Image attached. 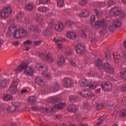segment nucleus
Segmentation results:
<instances>
[{
    "label": "nucleus",
    "instance_id": "nucleus-43",
    "mask_svg": "<svg viewBox=\"0 0 126 126\" xmlns=\"http://www.w3.org/2000/svg\"><path fill=\"white\" fill-rule=\"evenodd\" d=\"M80 33L81 34V36L82 37V38H83L84 39L86 38V34H85V32L84 30H80Z\"/></svg>",
    "mask_w": 126,
    "mask_h": 126
},
{
    "label": "nucleus",
    "instance_id": "nucleus-58",
    "mask_svg": "<svg viewBox=\"0 0 126 126\" xmlns=\"http://www.w3.org/2000/svg\"><path fill=\"white\" fill-rule=\"evenodd\" d=\"M121 76L123 79H126V71L122 73Z\"/></svg>",
    "mask_w": 126,
    "mask_h": 126
},
{
    "label": "nucleus",
    "instance_id": "nucleus-33",
    "mask_svg": "<svg viewBox=\"0 0 126 126\" xmlns=\"http://www.w3.org/2000/svg\"><path fill=\"white\" fill-rule=\"evenodd\" d=\"M29 101L32 104H33L36 101V97L35 96H31L29 97Z\"/></svg>",
    "mask_w": 126,
    "mask_h": 126
},
{
    "label": "nucleus",
    "instance_id": "nucleus-8",
    "mask_svg": "<svg viewBox=\"0 0 126 126\" xmlns=\"http://www.w3.org/2000/svg\"><path fill=\"white\" fill-rule=\"evenodd\" d=\"M104 68L106 71L109 72L111 74H115V71L114 68L111 66V64L109 63H105L104 64Z\"/></svg>",
    "mask_w": 126,
    "mask_h": 126
},
{
    "label": "nucleus",
    "instance_id": "nucleus-4",
    "mask_svg": "<svg viewBox=\"0 0 126 126\" xmlns=\"http://www.w3.org/2000/svg\"><path fill=\"white\" fill-rule=\"evenodd\" d=\"M12 10H11V7L10 6H7L3 8L0 11L1 17L3 18H6L8 17L11 14Z\"/></svg>",
    "mask_w": 126,
    "mask_h": 126
},
{
    "label": "nucleus",
    "instance_id": "nucleus-38",
    "mask_svg": "<svg viewBox=\"0 0 126 126\" xmlns=\"http://www.w3.org/2000/svg\"><path fill=\"white\" fill-rule=\"evenodd\" d=\"M59 7H63V0H57Z\"/></svg>",
    "mask_w": 126,
    "mask_h": 126
},
{
    "label": "nucleus",
    "instance_id": "nucleus-63",
    "mask_svg": "<svg viewBox=\"0 0 126 126\" xmlns=\"http://www.w3.org/2000/svg\"><path fill=\"white\" fill-rule=\"evenodd\" d=\"M47 22H48L49 25H53V23H54V22L53 21V20H52V19L48 20Z\"/></svg>",
    "mask_w": 126,
    "mask_h": 126
},
{
    "label": "nucleus",
    "instance_id": "nucleus-16",
    "mask_svg": "<svg viewBox=\"0 0 126 126\" xmlns=\"http://www.w3.org/2000/svg\"><path fill=\"white\" fill-rule=\"evenodd\" d=\"M98 85V83L97 82H93L91 81V80H90V82L89 83V85L88 86H89V88L90 89H96L97 88V87Z\"/></svg>",
    "mask_w": 126,
    "mask_h": 126
},
{
    "label": "nucleus",
    "instance_id": "nucleus-35",
    "mask_svg": "<svg viewBox=\"0 0 126 126\" xmlns=\"http://www.w3.org/2000/svg\"><path fill=\"white\" fill-rule=\"evenodd\" d=\"M23 17V14L20 13L17 14L16 16V19L17 20V21H20V20Z\"/></svg>",
    "mask_w": 126,
    "mask_h": 126
},
{
    "label": "nucleus",
    "instance_id": "nucleus-1",
    "mask_svg": "<svg viewBox=\"0 0 126 126\" xmlns=\"http://www.w3.org/2000/svg\"><path fill=\"white\" fill-rule=\"evenodd\" d=\"M27 34V32L23 29L16 30L15 27H10L8 30V36L11 37L13 35L14 38L15 39H19L25 37Z\"/></svg>",
    "mask_w": 126,
    "mask_h": 126
},
{
    "label": "nucleus",
    "instance_id": "nucleus-15",
    "mask_svg": "<svg viewBox=\"0 0 126 126\" xmlns=\"http://www.w3.org/2000/svg\"><path fill=\"white\" fill-rule=\"evenodd\" d=\"M89 11L86 9L82 10V12L78 14L80 17H88L90 14Z\"/></svg>",
    "mask_w": 126,
    "mask_h": 126
},
{
    "label": "nucleus",
    "instance_id": "nucleus-14",
    "mask_svg": "<svg viewBox=\"0 0 126 126\" xmlns=\"http://www.w3.org/2000/svg\"><path fill=\"white\" fill-rule=\"evenodd\" d=\"M90 80H88L86 79H83L79 81V84L82 87H87L89 85Z\"/></svg>",
    "mask_w": 126,
    "mask_h": 126
},
{
    "label": "nucleus",
    "instance_id": "nucleus-21",
    "mask_svg": "<svg viewBox=\"0 0 126 126\" xmlns=\"http://www.w3.org/2000/svg\"><path fill=\"white\" fill-rule=\"evenodd\" d=\"M113 25L119 28L122 26V22H121L118 19H116L113 21Z\"/></svg>",
    "mask_w": 126,
    "mask_h": 126
},
{
    "label": "nucleus",
    "instance_id": "nucleus-48",
    "mask_svg": "<svg viewBox=\"0 0 126 126\" xmlns=\"http://www.w3.org/2000/svg\"><path fill=\"white\" fill-rule=\"evenodd\" d=\"M109 31L110 32H114L115 30H116V28L115 27V26L113 25H110L109 27Z\"/></svg>",
    "mask_w": 126,
    "mask_h": 126
},
{
    "label": "nucleus",
    "instance_id": "nucleus-39",
    "mask_svg": "<svg viewBox=\"0 0 126 126\" xmlns=\"http://www.w3.org/2000/svg\"><path fill=\"white\" fill-rule=\"evenodd\" d=\"M109 109H110L111 110H114V113H113V116H115V115L117 114V111H118V108H117V107H115V106L112 105L109 106Z\"/></svg>",
    "mask_w": 126,
    "mask_h": 126
},
{
    "label": "nucleus",
    "instance_id": "nucleus-9",
    "mask_svg": "<svg viewBox=\"0 0 126 126\" xmlns=\"http://www.w3.org/2000/svg\"><path fill=\"white\" fill-rule=\"evenodd\" d=\"M102 86V89L104 90V91H110V90H112L113 88L112 84L109 82H105L104 84H103Z\"/></svg>",
    "mask_w": 126,
    "mask_h": 126
},
{
    "label": "nucleus",
    "instance_id": "nucleus-50",
    "mask_svg": "<svg viewBox=\"0 0 126 126\" xmlns=\"http://www.w3.org/2000/svg\"><path fill=\"white\" fill-rule=\"evenodd\" d=\"M120 90L122 91V92H125L126 91V85H123L120 88Z\"/></svg>",
    "mask_w": 126,
    "mask_h": 126
},
{
    "label": "nucleus",
    "instance_id": "nucleus-5",
    "mask_svg": "<svg viewBox=\"0 0 126 126\" xmlns=\"http://www.w3.org/2000/svg\"><path fill=\"white\" fill-rule=\"evenodd\" d=\"M100 27H101L103 30H106V28H107V23L104 19L96 21L94 24L95 29H99Z\"/></svg>",
    "mask_w": 126,
    "mask_h": 126
},
{
    "label": "nucleus",
    "instance_id": "nucleus-53",
    "mask_svg": "<svg viewBox=\"0 0 126 126\" xmlns=\"http://www.w3.org/2000/svg\"><path fill=\"white\" fill-rule=\"evenodd\" d=\"M106 57L107 60H111V52H106Z\"/></svg>",
    "mask_w": 126,
    "mask_h": 126
},
{
    "label": "nucleus",
    "instance_id": "nucleus-30",
    "mask_svg": "<svg viewBox=\"0 0 126 126\" xmlns=\"http://www.w3.org/2000/svg\"><path fill=\"white\" fill-rule=\"evenodd\" d=\"M25 8L27 10H32V9L34 8V5L31 3H30L28 5H26Z\"/></svg>",
    "mask_w": 126,
    "mask_h": 126
},
{
    "label": "nucleus",
    "instance_id": "nucleus-42",
    "mask_svg": "<svg viewBox=\"0 0 126 126\" xmlns=\"http://www.w3.org/2000/svg\"><path fill=\"white\" fill-rule=\"evenodd\" d=\"M96 108L97 110H101L103 107H104V105L102 103H96Z\"/></svg>",
    "mask_w": 126,
    "mask_h": 126
},
{
    "label": "nucleus",
    "instance_id": "nucleus-6",
    "mask_svg": "<svg viewBox=\"0 0 126 126\" xmlns=\"http://www.w3.org/2000/svg\"><path fill=\"white\" fill-rule=\"evenodd\" d=\"M18 85V82L17 81L14 80L12 82L10 86L9 91L11 94H16L17 92V86Z\"/></svg>",
    "mask_w": 126,
    "mask_h": 126
},
{
    "label": "nucleus",
    "instance_id": "nucleus-46",
    "mask_svg": "<svg viewBox=\"0 0 126 126\" xmlns=\"http://www.w3.org/2000/svg\"><path fill=\"white\" fill-rule=\"evenodd\" d=\"M46 59L49 63H53V62H54L53 58L51 57L49 55H46Z\"/></svg>",
    "mask_w": 126,
    "mask_h": 126
},
{
    "label": "nucleus",
    "instance_id": "nucleus-20",
    "mask_svg": "<svg viewBox=\"0 0 126 126\" xmlns=\"http://www.w3.org/2000/svg\"><path fill=\"white\" fill-rule=\"evenodd\" d=\"M67 110L70 112H75L77 110V106L71 104L68 107Z\"/></svg>",
    "mask_w": 126,
    "mask_h": 126
},
{
    "label": "nucleus",
    "instance_id": "nucleus-3",
    "mask_svg": "<svg viewBox=\"0 0 126 126\" xmlns=\"http://www.w3.org/2000/svg\"><path fill=\"white\" fill-rule=\"evenodd\" d=\"M110 13L113 16L121 15L122 18H124L126 16V14H125L124 11H122V8L120 7H115L114 8H112L110 10Z\"/></svg>",
    "mask_w": 126,
    "mask_h": 126
},
{
    "label": "nucleus",
    "instance_id": "nucleus-13",
    "mask_svg": "<svg viewBox=\"0 0 126 126\" xmlns=\"http://www.w3.org/2000/svg\"><path fill=\"white\" fill-rule=\"evenodd\" d=\"M67 38L70 39L71 40H74L76 38V33L73 32H68L66 34Z\"/></svg>",
    "mask_w": 126,
    "mask_h": 126
},
{
    "label": "nucleus",
    "instance_id": "nucleus-57",
    "mask_svg": "<svg viewBox=\"0 0 126 126\" xmlns=\"http://www.w3.org/2000/svg\"><path fill=\"white\" fill-rule=\"evenodd\" d=\"M23 44L25 46H26L27 45H30L31 44H32V42L31 40H27L25 41Z\"/></svg>",
    "mask_w": 126,
    "mask_h": 126
},
{
    "label": "nucleus",
    "instance_id": "nucleus-29",
    "mask_svg": "<svg viewBox=\"0 0 126 126\" xmlns=\"http://www.w3.org/2000/svg\"><path fill=\"white\" fill-rule=\"evenodd\" d=\"M88 97H89L90 98H91V99H92L93 100H94V99H96V94H95V93L91 92L90 91L89 93V96Z\"/></svg>",
    "mask_w": 126,
    "mask_h": 126
},
{
    "label": "nucleus",
    "instance_id": "nucleus-44",
    "mask_svg": "<svg viewBox=\"0 0 126 126\" xmlns=\"http://www.w3.org/2000/svg\"><path fill=\"white\" fill-rule=\"evenodd\" d=\"M90 20L92 24H93V23H94L96 21V16H95V15H92Z\"/></svg>",
    "mask_w": 126,
    "mask_h": 126
},
{
    "label": "nucleus",
    "instance_id": "nucleus-25",
    "mask_svg": "<svg viewBox=\"0 0 126 126\" xmlns=\"http://www.w3.org/2000/svg\"><path fill=\"white\" fill-rule=\"evenodd\" d=\"M29 29L30 30V31H32L33 32H38V28L35 26H30L29 27Z\"/></svg>",
    "mask_w": 126,
    "mask_h": 126
},
{
    "label": "nucleus",
    "instance_id": "nucleus-55",
    "mask_svg": "<svg viewBox=\"0 0 126 126\" xmlns=\"http://www.w3.org/2000/svg\"><path fill=\"white\" fill-rule=\"evenodd\" d=\"M69 99L71 102H73L74 101H75V100H76V97H74V96L71 95L69 96Z\"/></svg>",
    "mask_w": 126,
    "mask_h": 126
},
{
    "label": "nucleus",
    "instance_id": "nucleus-54",
    "mask_svg": "<svg viewBox=\"0 0 126 126\" xmlns=\"http://www.w3.org/2000/svg\"><path fill=\"white\" fill-rule=\"evenodd\" d=\"M13 106H14V107H15V108H16V107H19V106H20V102L17 101L16 102H13Z\"/></svg>",
    "mask_w": 126,
    "mask_h": 126
},
{
    "label": "nucleus",
    "instance_id": "nucleus-45",
    "mask_svg": "<svg viewBox=\"0 0 126 126\" xmlns=\"http://www.w3.org/2000/svg\"><path fill=\"white\" fill-rule=\"evenodd\" d=\"M108 3L109 6H112V5H114L116 3V0H109Z\"/></svg>",
    "mask_w": 126,
    "mask_h": 126
},
{
    "label": "nucleus",
    "instance_id": "nucleus-10",
    "mask_svg": "<svg viewBox=\"0 0 126 126\" xmlns=\"http://www.w3.org/2000/svg\"><path fill=\"white\" fill-rule=\"evenodd\" d=\"M75 49L77 54H80V55H81V54H83L84 53V46H82L81 44H79L76 45Z\"/></svg>",
    "mask_w": 126,
    "mask_h": 126
},
{
    "label": "nucleus",
    "instance_id": "nucleus-36",
    "mask_svg": "<svg viewBox=\"0 0 126 126\" xmlns=\"http://www.w3.org/2000/svg\"><path fill=\"white\" fill-rule=\"evenodd\" d=\"M88 74H89V76H98V73H96L95 71H90L88 72Z\"/></svg>",
    "mask_w": 126,
    "mask_h": 126
},
{
    "label": "nucleus",
    "instance_id": "nucleus-22",
    "mask_svg": "<svg viewBox=\"0 0 126 126\" xmlns=\"http://www.w3.org/2000/svg\"><path fill=\"white\" fill-rule=\"evenodd\" d=\"M38 11H41V12H47V11H49L50 9L49 8L44 7V6H40L38 8Z\"/></svg>",
    "mask_w": 126,
    "mask_h": 126
},
{
    "label": "nucleus",
    "instance_id": "nucleus-49",
    "mask_svg": "<svg viewBox=\"0 0 126 126\" xmlns=\"http://www.w3.org/2000/svg\"><path fill=\"white\" fill-rule=\"evenodd\" d=\"M56 101H58V100H57L55 97H51L49 98V102L51 103H54V102H56Z\"/></svg>",
    "mask_w": 126,
    "mask_h": 126
},
{
    "label": "nucleus",
    "instance_id": "nucleus-59",
    "mask_svg": "<svg viewBox=\"0 0 126 126\" xmlns=\"http://www.w3.org/2000/svg\"><path fill=\"white\" fill-rule=\"evenodd\" d=\"M50 0H39V3H48Z\"/></svg>",
    "mask_w": 126,
    "mask_h": 126
},
{
    "label": "nucleus",
    "instance_id": "nucleus-62",
    "mask_svg": "<svg viewBox=\"0 0 126 126\" xmlns=\"http://www.w3.org/2000/svg\"><path fill=\"white\" fill-rule=\"evenodd\" d=\"M126 97H124L122 98V104L123 105H126Z\"/></svg>",
    "mask_w": 126,
    "mask_h": 126
},
{
    "label": "nucleus",
    "instance_id": "nucleus-56",
    "mask_svg": "<svg viewBox=\"0 0 126 126\" xmlns=\"http://www.w3.org/2000/svg\"><path fill=\"white\" fill-rule=\"evenodd\" d=\"M121 116L122 117H126V109H123L121 111Z\"/></svg>",
    "mask_w": 126,
    "mask_h": 126
},
{
    "label": "nucleus",
    "instance_id": "nucleus-17",
    "mask_svg": "<svg viewBox=\"0 0 126 126\" xmlns=\"http://www.w3.org/2000/svg\"><path fill=\"white\" fill-rule=\"evenodd\" d=\"M90 90L85 89L82 91L81 92L79 93L80 95H81L83 97H84L85 98H87L89 95V92Z\"/></svg>",
    "mask_w": 126,
    "mask_h": 126
},
{
    "label": "nucleus",
    "instance_id": "nucleus-47",
    "mask_svg": "<svg viewBox=\"0 0 126 126\" xmlns=\"http://www.w3.org/2000/svg\"><path fill=\"white\" fill-rule=\"evenodd\" d=\"M49 34H50L49 29H45L43 32V34L44 35V36H46V37H47V36H48Z\"/></svg>",
    "mask_w": 126,
    "mask_h": 126
},
{
    "label": "nucleus",
    "instance_id": "nucleus-31",
    "mask_svg": "<svg viewBox=\"0 0 126 126\" xmlns=\"http://www.w3.org/2000/svg\"><path fill=\"white\" fill-rule=\"evenodd\" d=\"M72 54V51L70 50L69 48H66L64 49V55L65 56H70Z\"/></svg>",
    "mask_w": 126,
    "mask_h": 126
},
{
    "label": "nucleus",
    "instance_id": "nucleus-18",
    "mask_svg": "<svg viewBox=\"0 0 126 126\" xmlns=\"http://www.w3.org/2000/svg\"><path fill=\"white\" fill-rule=\"evenodd\" d=\"M35 82L40 86H42V85H44L45 84V82L43 79H42L41 77H37L35 78Z\"/></svg>",
    "mask_w": 126,
    "mask_h": 126
},
{
    "label": "nucleus",
    "instance_id": "nucleus-2",
    "mask_svg": "<svg viewBox=\"0 0 126 126\" xmlns=\"http://www.w3.org/2000/svg\"><path fill=\"white\" fill-rule=\"evenodd\" d=\"M28 66V63H21L19 66L16 68V72L18 73L19 72H21L23 69L25 68V73L27 75H32L34 73V69L31 67Z\"/></svg>",
    "mask_w": 126,
    "mask_h": 126
},
{
    "label": "nucleus",
    "instance_id": "nucleus-52",
    "mask_svg": "<svg viewBox=\"0 0 126 126\" xmlns=\"http://www.w3.org/2000/svg\"><path fill=\"white\" fill-rule=\"evenodd\" d=\"M12 45L13 46H15V47H17V46H19V44H20V42L19 41H14L11 43Z\"/></svg>",
    "mask_w": 126,
    "mask_h": 126
},
{
    "label": "nucleus",
    "instance_id": "nucleus-37",
    "mask_svg": "<svg viewBox=\"0 0 126 126\" xmlns=\"http://www.w3.org/2000/svg\"><path fill=\"white\" fill-rule=\"evenodd\" d=\"M94 13H95L96 16H97V17H101L102 15V13L101 12H98V10L97 9H95L94 10Z\"/></svg>",
    "mask_w": 126,
    "mask_h": 126
},
{
    "label": "nucleus",
    "instance_id": "nucleus-51",
    "mask_svg": "<svg viewBox=\"0 0 126 126\" xmlns=\"http://www.w3.org/2000/svg\"><path fill=\"white\" fill-rule=\"evenodd\" d=\"M73 24H74V23L72 21H68L66 23L67 26H71V25H73Z\"/></svg>",
    "mask_w": 126,
    "mask_h": 126
},
{
    "label": "nucleus",
    "instance_id": "nucleus-61",
    "mask_svg": "<svg viewBox=\"0 0 126 126\" xmlns=\"http://www.w3.org/2000/svg\"><path fill=\"white\" fill-rule=\"evenodd\" d=\"M41 43H42V41H33V44L35 46H39L41 45Z\"/></svg>",
    "mask_w": 126,
    "mask_h": 126
},
{
    "label": "nucleus",
    "instance_id": "nucleus-34",
    "mask_svg": "<svg viewBox=\"0 0 126 126\" xmlns=\"http://www.w3.org/2000/svg\"><path fill=\"white\" fill-rule=\"evenodd\" d=\"M7 111L8 113H12L15 111V107L14 106H11L7 108Z\"/></svg>",
    "mask_w": 126,
    "mask_h": 126
},
{
    "label": "nucleus",
    "instance_id": "nucleus-64",
    "mask_svg": "<svg viewBox=\"0 0 126 126\" xmlns=\"http://www.w3.org/2000/svg\"><path fill=\"white\" fill-rule=\"evenodd\" d=\"M4 41L2 38H0V49L1 48V46L3 44Z\"/></svg>",
    "mask_w": 126,
    "mask_h": 126
},
{
    "label": "nucleus",
    "instance_id": "nucleus-27",
    "mask_svg": "<svg viewBox=\"0 0 126 126\" xmlns=\"http://www.w3.org/2000/svg\"><path fill=\"white\" fill-rule=\"evenodd\" d=\"M2 99L4 101H9L12 99V96L9 94H5L3 96Z\"/></svg>",
    "mask_w": 126,
    "mask_h": 126
},
{
    "label": "nucleus",
    "instance_id": "nucleus-32",
    "mask_svg": "<svg viewBox=\"0 0 126 126\" xmlns=\"http://www.w3.org/2000/svg\"><path fill=\"white\" fill-rule=\"evenodd\" d=\"M35 20L37 21V22H39V23H42L43 21V17L41 15H37L35 17Z\"/></svg>",
    "mask_w": 126,
    "mask_h": 126
},
{
    "label": "nucleus",
    "instance_id": "nucleus-26",
    "mask_svg": "<svg viewBox=\"0 0 126 126\" xmlns=\"http://www.w3.org/2000/svg\"><path fill=\"white\" fill-rule=\"evenodd\" d=\"M64 63V58H63V57H61L60 60L57 62V64L59 66H61V65H63Z\"/></svg>",
    "mask_w": 126,
    "mask_h": 126
},
{
    "label": "nucleus",
    "instance_id": "nucleus-60",
    "mask_svg": "<svg viewBox=\"0 0 126 126\" xmlns=\"http://www.w3.org/2000/svg\"><path fill=\"white\" fill-rule=\"evenodd\" d=\"M107 79L108 80H110V81H117V80H116V79H115L113 78V77H110V76H107Z\"/></svg>",
    "mask_w": 126,
    "mask_h": 126
},
{
    "label": "nucleus",
    "instance_id": "nucleus-12",
    "mask_svg": "<svg viewBox=\"0 0 126 126\" xmlns=\"http://www.w3.org/2000/svg\"><path fill=\"white\" fill-rule=\"evenodd\" d=\"M9 83L8 80L6 79L2 80L0 79V89H4L7 87V85Z\"/></svg>",
    "mask_w": 126,
    "mask_h": 126
},
{
    "label": "nucleus",
    "instance_id": "nucleus-24",
    "mask_svg": "<svg viewBox=\"0 0 126 126\" xmlns=\"http://www.w3.org/2000/svg\"><path fill=\"white\" fill-rule=\"evenodd\" d=\"M60 86H59V84H55L51 86V89L53 90V91H59V88Z\"/></svg>",
    "mask_w": 126,
    "mask_h": 126
},
{
    "label": "nucleus",
    "instance_id": "nucleus-28",
    "mask_svg": "<svg viewBox=\"0 0 126 126\" xmlns=\"http://www.w3.org/2000/svg\"><path fill=\"white\" fill-rule=\"evenodd\" d=\"M95 64L97 65V67L100 68L102 67L103 63H102V60L101 59H97L95 62Z\"/></svg>",
    "mask_w": 126,
    "mask_h": 126
},
{
    "label": "nucleus",
    "instance_id": "nucleus-7",
    "mask_svg": "<svg viewBox=\"0 0 126 126\" xmlns=\"http://www.w3.org/2000/svg\"><path fill=\"white\" fill-rule=\"evenodd\" d=\"M73 82L72 80L68 77H65L63 79V85L65 88H70L72 86Z\"/></svg>",
    "mask_w": 126,
    "mask_h": 126
},
{
    "label": "nucleus",
    "instance_id": "nucleus-40",
    "mask_svg": "<svg viewBox=\"0 0 126 126\" xmlns=\"http://www.w3.org/2000/svg\"><path fill=\"white\" fill-rule=\"evenodd\" d=\"M35 67L38 70H40V69H42V68H43V66L39 63H36L35 65Z\"/></svg>",
    "mask_w": 126,
    "mask_h": 126
},
{
    "label": "nucleus",
    "instance_id": "nucleus-19",
    "mask_svg": "<svg viewBox=\"0 0 126 126\" xmlns=\"http://www.w3.org/2000/svg\"><path fill=\"white\" fill-rule=\"evenodd\" d=\"M113 57L114 58V62L116 63H120V59H121V56L120 54L118 52H115L113 54Z\"/></svg>",
    "mask_w": 126,
    "mask_h": 126
},
{
    "label": "nucleus",
    "instance_id": "nucleus-23",
    "mask_svg": "<svg viewBox=\"0 0 126 126\" xmlns=\"http://www.w3.org/2000/svg\"><path fill=\"white\" fill-rule=\"evenodd\" d=\"M65 106V103H61L59 104L56 105L53 109H59L60 110L63 109V107Z\"/></svg>",
    "mask_w": 126,
    "mask_h": 126
},
{
    "label": "nucleus",
    "instance_id": "nucleus-41",
    "mask_svg": "<svg viewBox=\"0 0 126 126\" xmlns=\"http://www.w3.org/2000/svg\"><path fill=\"white\" fill-rule=\"evenodd\" d=\"M86 2H87V0H79V3L81 6H84L85 4H86Z\"/></svg>",
    "mask_w": 126,
    "mask_h": 126
},
{
    "label": "nucleus",
    "instance_id": "nucleus-11",
    "mask_svg": "<svg viewBox=\"0 0 126 126\" xmlns=\"http://www.w3.org/2000/svg\"><path fill=\"white\" fill-rule=\"evenodd\" d=\"M55 30L57 32H62L63 31V22H60L56 24L55 26Z\"/></svg>",
    "mask_w": 126,
    "mask_h": 126
}]
</instances>
